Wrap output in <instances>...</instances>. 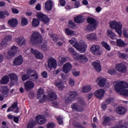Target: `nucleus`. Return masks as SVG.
<instances>
[{"label":"nucleus","mask_w":128,"mask_h":128,"mask_svg":"<svg viewBox=\"0 0 128 128\" xmlns=\"http://www.w3.org/2000/svg\"><path fill=\"white\" fill-rule=\"evenodd\" d=\"M44 94V90L40 88L38 90L37 94V98L38 100H40V102H44V100H46V98L48 100H56L58 98L56 94L53 92H50L47 96Z\"/></svg>","instance_id":"f257e3e1"},{"label":"nucleus","mask_w":128,"mask_h":128,"mask_svg":"<svg viewBox=\"0 0 128 128\" xmlns=\"http://www.w3.org/2000/svg\"><path fill=\"white\" fill-rule=\"evenodd\" d=\"M114 88L118 94L124 96H128V83L124 81H117L116 82Z\"/></svg>","instance_id":"f03ea898"},{"label":"nucleus","mask_w":128,"mask_h":128,"mask_svg":"<svg viewBox=\"0 0 128 128\" xmlns=\"http://www.w3.org/2000/svg\"><path fill=\"white\" fill-rule=\"evenodd\" d=\"M69 42H70L71 44H73L74 48H75L79 52H86L87 46L84 42L82 41L79 42H76V39L74 38H72L69 40Z\"/></svg>","instance_id":"7ed1b4c3"},{"label":"nucleus","mask_w":128,"mask_h":128,"mask_svg":"<svg viewBox=\"0 0 128 128\" xmlns=\"http://www.w3.org/2000/svg\"><path fill=\"white\" fill-rule=\"evenodd\" d=\"M42 35L38 32H33L30 38V42L32 44H35L36 46H39L42 44Z\"/></svg>","instance_id":"20e7f679"},{"label":"nucleus","mask_w":128,"mask_h":128,"mask_svg":"<svg viewBox=\"0 0 128 128\" xmlns=\"http://www.w3.org/2000/svg\"><path fill=\"white\" fill-rule=\"evenodd\" d=\"M110 26L112 30H115L116 32L120 36L122 34V24L120 22L112 21L110 24Z\"/></svg>","instance_id":"39448f33"},{"label":"nucleus","mask_w":128,"mask_h":128,"mask_svg":"<svg viewBox=\"0 0 128 128\" xmlns=\"http://www.w3.org/2000/svg\"><path fill=\"white\" fill-rule=\"evenodd\" d=\"M87 22L89 24L86 26V30H90V32H92L98 26V24H96V20L92 17H88L87 19Z\"/></svg>","instance_id":"423d86ee"},{"label":"nucleus","mask_w":128,"mask_h":128,"mask_svg":"<svg viewBox=\"0 0 128 128\" xmlns=\"http://www.w3.org/2000/svg\"><path fill=\"white\" fill-rule=\"evenodd\" d=\"M86 106V103L83 100H80L78 103H74L71 105V108L75 112H82L84 110V106Z\"/></svg>","instance_id":"0eeeda50"},{"label":"nucleus","mask_w":128,"mask_h":128,"mask_svg":"<svg viewBox=\"0 0 128 128\" xmlns=\"http://www.w3.org/2000/svg\"><path fill=\"white\" fill-rule=\"evenodd\" d=\"M73 58L76 60H78L80 62H82V64H86V62H88V57L84 54H73Z\"/></svg>","instance_id":"6e6552de"},{"label":"nucleus","mask_w":128,"mask_h":128,"mask_svg":"<svg viewBox=\"0 0 128 128\" xmlns=\"http://www.w3.org/2000/svg\"><path fill=\"white\" fill-rule=\"evenodd\" d=\"M36 16L38 20L44 22L45 24H48L50 20L46 15L44 14L42 12H38L37 13Z\"/></svg>","instance_id":"1a4fd4ad"},{"label":"nucleus","mask_w":128,"mask_h":128,"mask_svg":"<svg viewBox=\"0 0 128 128\" xmlns=\"http://www.w3.org/2000/svg\"><path fill=\"white\" fill-rule=\"evenodd\" d=\"M34 70H28L27 72V74L29 76V78L31 80L36 82L38 80V73H34Z\"/></svg>","instance_id":"9d476101"},{"label":"nucleus","mask_w":128,"mask_h":128,"mask_svg":"<svg viewBox=\"0 0 128 128\" xmlns=\"http://www.w3.org/2000/svg\"><path fill=\"white\" fill-rule=\"evenodd\" d=\"M24 88L27 92L32 90L34 88V82L32 81L28 80L24 83Z\"/></svg>","instance_id":"9b49d317"},{"label":"nucleus","mask_w":128,"mask_h":128,"mask_svg":"<svg viewBox=\"0 0 128 128\" xmlns=\"http://www.w3.org/2000/svg\"><path fill=\"white\" fill-rule=\"evenodd\" d=\"M116 70L118 72H126L128 70L126 64L122 63L116 65Z\"/></svg>","instance_id":"f8f14e48"},{"label":"nucleus","mask_w":128,"mask_h":128,"mask_svg":"<svg viewBox=\"0 0 128 128\" xmlns=\"http://www.w3.org/2000/svg\"><path fill=\"white\" fill-rule=\"evenodd\" d=\"M100 47L98 45H93L90 48V51L95 56L100 55Z\"/></svg>","instance_id":"ddd939ff"},{"label":"nucleus","mask_w":128,"mask_h":128,"mask_svg":"<svg viewBox=\"0 0 128 128\" xmlns=\"http://www.w3.org/2000/svg\"><path fill=\"white\" fill-rule=\"evenodd\" d=\"M58 64L54 58H50L48 60V66L49 68H56Z\"/></svg>","instance_id":"4468645a"},{"label":"nucleus","mask_w":128,"mask_h":128,"mask_svg":"<svg viewBox=\"0 0 128 128\" xmlns=\"http://www.w3.org/2000/svg\"><path fill=\"white\" fill-rule=\"evenodd\" d=\"M16 42L19 46H26V40L23 36H19L16 38Z\"/></svg>","instance_id":"2eb2a0df"},{"label":"nucleus","mask_w":128,"mask_h":128,"mask_svg":"<svg viewBox=\"0 0 128 128\" xmlns=\"http://www.w3.org/2000/svg\"><path fill=\"white\" fill-rule=\"evenodd\" d=\"M78 96V93L76 92H72L70 93L69 96L66 99L67 102H74L76 98Z\"/></svg>","instance_id":"dca6fc26"},{"label":"nucleus","mask_w":128,"mask_h":128,"mask_svg":"<svg viewBox=\"0 0 128 128\" xmlns=\"http://www.w3.org/2000/svg\"><path fill=\"white\" fill-rule=\"evenodd\" d=\"M104 90L102 89H100L99 90H96L94 92V96L96 98H98L100 100L104 98Z\"/></svg>","instance_id":"f3484780"},{"label":"nucleus","mask_w":128,"mask_h":128,"mask_svg":"<svg viewBox=\"0 0 128 128\" xmlns=\"http://www.w3.org/2000/svg\"><path fill=\"white\" fill-rule=\"evenodd\" d=\"M14 108H16V110L14 111V112H16V114H18V111L20 110V108H18V102H14L12 106L8 108L7 110V112H14Z\"/></svg>","instance_id":"a211bd4d"},{"label":"nucleus","mask_w":128,"mask_h":128,"mask_svg":"<svg viewBox=\"0 0 128 128\" xmlns=\"http://www.w3.org/2000/svg\"><path fill=\"white\" fill-rule=\"evenodd\" d=\"M22 62H24V59L22 56L16 58L13 62L15 66H20Z\"/></svg>","instance_id":"6ab92c4d"},{"label":"nucleus","mask_w":128,"mask_h":128,"mask_svg":"<svg viewBox=\"0 0 128 128\" xmlns=\"http://www.w3.org/2000/svg\"><path fill=\"white\" fill-rule=\"evenodd\" d=\"M72 68V64L68 62L64 65L62 68V70L64 72V74H68V72H70Z\"/></svg>","instance_id":"aec40b11"},{"label":"nucleus","mask_w":128,"mask_h":128,"mask_svg":"<svg viewBox=\"0 0 128 128\" xmlns=\"http://www.w3.org/2000/svg\"><path fill=\"white\" fill-rule=\"evenodd\" d=\"M36 122L39 123L40 124H44L46 122V117L44 116L38 115L36 117Z\"/></svg>","instance_id":"412c9836"},{"label":"nucleus","mask_w":128,"mask_h":128,"mask_svg":"<svg viewBox=\"0 0 128 128\" xmlns=\"http://www.w3.org/2000/svg\"><path fill=\"white\" fill-rule=\"evenodd\" d=\"M30 50L31 52L34 54L36 58H38L39 60H42V58H44V54H42L41 52H40L34 49H31Z\"/></svg>","instance_id":"4be33fe9"},{"label":"nucleus","mask_w":128,"mask_h":128,"mask_svg":"<svg viewBox=\"0 0 128 128\" xmlns=\"http://www.w3.org/2000/svg\"><path fill=\"white\" fill-rule=\"evenodd\" d=\"M96 82L99 86L104 87L106 84V79L100 78L97 79Z\"/></svg>","instance_id":"5701e85b"},{"label":"nucleus","mask_w":128,"mask_h":128,"mask_svg":"<svg viewBox=\"0 0 128 128\" xmlns=\"http://www.w3.org/2000/svg\"><path fill=\"white\" fill-rule=\"evenodd\" d=\"M8 24L12 28H16L18 24V21L16 18L10 19L8 21Z\"/></svg>","instance_id":"b1692460"},{"label":"nucleus","mask_w":128,"mask_h":128,"mask_svg":"<svg viewBox=\"0 0 128 128\" xmlns=\"http://www.w3.org/2000/svg\"><path fill=\"white\" fill-rule=\"evenodd\" d=\"M54 84L60 90H64V84L62 82L56 81Z\"/></svg>","instance_id":"393cba45"},{"label":"nucleus","mask_w":128,"mask_h":128,"mask_svg":"<svg viewBox=\"0 0 128 128\" xmlns=\"http://www.w3.org/2000/svg\"><path fill=\"white\" fill-rule=\"evenodd\" d=\"M18 50V47L16 46H12L10 48V50L8 53V55L10 56H14L16 54Z\"/></svg>","instance_id":"a878e982"},{"label":"nucleus","mask_w":128,"mask_h":128,"mask_svg":"<svg viewBox=\"0 0 128 128\" xmlns=\"http://www.w3.org/2000/svg\"><path fill=\"white\" fill-rule=\"evenodd\" d=\"M92 66L96 72H100L102 70V66H100V64L99 62H93L92 63Z\"/></svg>","instance_id":"bb28decb"},{"label":"nucleus","mask_w":128,"mask_h":128,"mask_svg":"<svg viewBox=\"0 0 128 128\" xmlns=\"http://www.w3.org/2000/svg\"><path fill=\"white\" fill-rule=\"evenodd\" d=\"M9 78H10L11 82H13V84L18 82V76L14 73L9 74Z\"/></svg>","instance_id":"cd10ccee"},{"label":"nucleus","mask_w":128,"mask_h":128,"mask_svg":"<svg viewBox=\"0 0 128 128\" xmlns=\"http://www.w3.org/2000/svg\"><path fill=\"white\" fill-rule=\"evenodd\" d=\"M106 34L108 36L111 38V40H116V35L111 30H108Z\"/></svg>","instance_id":"c85d7f7f"},{"label":"nucleus","mask_w":128,"mask_h":128,"mask_svg":"<svg viewBox=\"0 0 128 128\" xmlns=\"http://www.w3.org/2000/svg\"><path fill=\"white\" fill-rule=\"evenodd\" d=\"M52 1L51 0H47L45 3V8L47 10H51L52 8Z\"/></svg>","instance_id":"c756f323"},{"label":"nucleus","mask_w":128,"mask_h":128,"mask_svg":"<svg viewBox=\"0 0 128 128\" xmlns=\"http://www.w3.org/2000/svg\"><path fill=\"white\" fill-rule=\"evenodd\" d=\"M86 38L88 40H98V36L96 33L90 34L87 35Z\"/></svg>","instance_id":"7c9ffc66"},{"label":"nucleus","mask_w":128,"mask_h":128,"mask_svg":"<svg viewBox=\"0 0 128 128\" xmlns=\"http://www.w3.org/2000/svg\"><path fill=\"white\" fill-rule=\"evenodd\" d=\"M0 92L2 94L3 96H6L8 93V88L6 86H2L0 88Z\"/></svg>","instance_id":"2f4dec72"},{"label":"nucleus","mask_w":128,"mask_h":128,"mask_svg":"<svg viewBox=\"0 0 128 128\" xmlns=\"http://www.w3.org/2000/svg\"><path fill=\"white\" fill-rule=\"evenodd\" d=\"M65 34L67 36H76V31L72 30L70 29L66 28L65 30Z\"/></svg>","instance_id":"473e14b6"},{"label":"nucleus","mask_w":128,"mask_h":128,"mask_svg":"<svg viewBox=\"0 0 128 128\" xmlns=\"http://www.w3.org/2000/svg\"><path fill=\"white\" fill-rule=\"evenodd\" d=\"M84 18L80 15L74 18V22L77 24H82V22H84Z\"/></svg>","instance_id":"72a5a7b5"},{"label":"nucleus","mask_w":128,"mask_h":128,"mask_svg":"<svg viewBox=\"0 0 128 128\" xmlns=\"http://www.w3.org/2000/svg\"><path fill=\"white\" fill-rule=\"evenodd\" d=\"M126 110L124 107H118L116 108V112L118 114H126Z\"/></svg>","instance_id":"f704fd0d"},{"label":"nucleus","mask_w":128,"mask_h":128,"mask_svg":"<svg viewBox=\"0 0 128 128\" xmlns=\"http://www.w3.org/2000/svg\"><path fill=\"white\" fill-rule=\"evenodd\" d=\"M10 82V78L6 76H4L0 80V82L2 84H6Z\"/></svg>","instance_id":"c9c22d12"},{"label":"nucleus","mask_w":128,"mask_h":128,"mask_svg":"<svg viewBox=\"0 0 128 128\" xmlns=\"http://www.w3.org/2000/svg\"><path fill=\"white\" fill-rule=\"evenodd\" d=\"M116 44L118 46H120V48H124L126 46V44L120 39L117 40Z\"/></svg>","instance_id":"e433bc0d"},{"label":"nucleus","mask_w":128,"mask_h":128,"mask_svg":"<svg viewBox=\"0 0 128 128\" xmlns=\"http://www.w3.org/2000/svg\"><path fill=\"white\" fill-rule=\"evenodd\" d=\"M92 90V87L90 85L84 86L82 90V92H88Z\"/></svg>","instance_id":"4c0bfd02"},{"label":"nucleus","mask_w":128,"mask_h":128,"mask_svg":"<svg viewBox=\"0 0 128 128\" xmlns=\"http://www.w3.org/2000/svg\"><path fill=\"white\" fill-rule=\"evenodd\" d=\"M112 119L110 117H106L103 121L104 126H109Z\"/></svg>","instance_id":"58836bf2"},{"label":"nucleus","mask_w":128,"mask_h":128,"mask_svg":"<svg viewBox=\"0 0 128 128\" xmlns=\"http://www.w3.org/2000/svg\"><path fill=\"white\" fill-rule=\"evenodd\" d=\"M40 24V20L36 18H34L32 21V25L33 26H38Z\"/></svg>","instance_id":"ea45409f"},{"label":"nucleus","mask_w":128,"mask_h":128,"mask_svg":"<svg viewBox=\"0 0 128 128\" xmlns=\"http://www.w3.org/2000/svg\"><path fill=\"white\" fill-rule=\"evenodd\" d=\"M28 19L26 18H22L21 20V24L22 26H28Z\"/></svg>","instance_id":"a19ab883"},{"label":"nucleus","mask_w":128,"mask_h":128,"mask_svg":"<svg viewBox=\"0 0 128 128\" xmlns=\"http://www.w3.org/2000/svg\"><path fill=\"white\" fill-rule=\"evenodd\" d=\"M102 44L106 50H110V45H108V43L105 42H102Z\"/></svg>","instance_id":"79ce46f5"},{"label":"nucleus","mask_w":128,"mask_h":128,"mask_svg":"<svg viewBox=\"0 0 128 128\" xmlns=\"http://www.w3.org/2000/svg\"><path fill=\"white\" fill-rule=\"evenodd\" d=\"M108 73L109 74H111V76H114V74H116V70L114 68L109 69L108 71Z\"/></svg>","instance_id":"37998d69"},{"label":"nucleus","mask_w":128,"mask_h":128,"mask_svg":"<svg viewBox=\"0 0 128 128\" xmlns=\"http://www.w3.org/2000/svg\"><path fill=\"white\" fill-rule=\"evenodd\" d=\"M56 120H58V124H64V121L62 120V118L60 116H58L56 118Z\"/></svg>","instance_id":"c03bdc74"},{"label":"nucleus","mask_w":128,"mask_h":128,"mask_svg":"<svg viewBox=\"0 0 128 128\" xmlns=\"http://www.w3.org/2000/svg\"><path fill=\"white\" fill-rule=\"evenodd\" d=\"M72 74L74 76H80V72L76 70V69L72 70Z\"/></svg>","instance_id":"a18cd8bd"},{"label":"nucleus","mask_w":128,"mask_h":128,"mask_svg":"<svg viewBox=\"0 0 128 128\" xmlns=\"http://www.w3.org/2000/svg\"><path fill=\"white\" fill-rule=\"evenodd\" d=\"M118 56L120 58H124V60H126V58H128V55H126V54H124V53H122V54L119 53L118 54Z\"/></svg>","instance_id":"49530a36"},{"label":"nucleus","mask_w":128,"mask_h":128,"mask_svg":"<svg viewBox=\"0 0 128 128\" xmlns=\"http://www.w3.org/2000/svg\"><path fill=\"white\" fill-rule=\"evenodd\" d=\"M68 24V26L70 28H75L76 24H74L72 20H70Z\"/></svg>","instance_id":"de8ad7c7"},{"label":"nucleus","mask_w":128,"mask_h":128,"mask_svg":"<svg viewBox=\"0 0 128 128\" xmlns=\"http://www.w3.org/2000/svg\"><path fill=\"white\" fill-rule=\"evenodd\" d=\"M47 128H54V126H56V125L54 122H50L47 124L46 125Z\"/></svg>","instance_id":"09e8293b"},{"label":"nucleus","mask_w":128,"mask_h":128,"mask_svg":"<svg viewBox=\"0 0 128 128\" xmlns=\"http://www.w3.org/2000/svg\"><path fill=\"white\" fill-rule=\"evenodd\" d=\"M123 34L125 38H128V30L124 28H123Z\"/></svg>","instance_id":"8fccbe9b"},{"label":"nucleus","mask_w":128,"mask_h":128,"mask_svg":"<svg viewBox=\"0 0 128 128\" xmlns=\"http://www.w3.org/2000/svg\"><path fill=\"white\" fill-rule=\"evenodd\" d=\"M12 40V36L11 35H7L4 38V40H6V42H10Z\"/></svg>","instance_id":"3c124183"},{"label":"nucleus","mask_w":128,"mask_h":128,"mask_svg":"<svg viewBox=\"0 0 128 128\" xmlns=\"http://www.w3.org/2000/svg\"><path fill=\"white\" fill-rule=\"evenodd\" d=\"M68 84L71 86H74V80L72 78H70L68 80Z\"/></svg>","instance_id":"603ef678"},{"label":"nucleus","mask_w":128,"mask_h":128,"mask_svg":"<svg viewBox=\"0 0 128 128\" xmlns=\"http://www.w3.org/2000/svg\"><path fill=\"white\" fill-rule=\"evenodd\" d=\"M68 52H70V54H72L73 56H74V54H78V53H76L74 52V48H68Z\"/></svg>","instance_id":"864d4df0"},{"label":"nucleus","mask_w":128,"mask_h":128,"mask_svg":"<svg viewBox=\"0 0 128 128\" xmlns=\"http://www.w3.org/2000/svg\"><path fill=\"white\" fill-rule=\"evenodd\" d=\"M30 78V75H28V74H24L22 76V80L24 82V80H28Z\"/></svg>","instance_id":"5fc2aeb1"},{"label":"nucleus","mask_w":128,"mask_h":128,"mask_svg":"<svg viewBox=\"0 0 128 128\" xmlns=\"http://www.w3.org/2000/svg\"><path fill=\"white\" fill-rule=\"evenodd\" d=\"M112 102H114V98H110L107 99L106 101V104H112Z\"/></svg>","instance_id":"6e6d98bb"},{"label":"nucleus","mask_w":128,"mask_h":128,"mask_svg":"<svg viewBox=\"0 0 128 128\" xmlns=\"http://www.w3.org/2000/svg\"><path fill=\"white\" fill-rule=\"evenodd\" d=\"M54 42H56L58 38V36L56 34H54L51 36Z\"/></svg>","instance_id":"4d7b16f0"},{"label":"nucleus","mask_w":128,"mask_h":128,"mask_svg":"<svg viewBox=\"0 0 128 128\" xmlns=\"http://www.w3.org/2000/svg\"><path fill=\"white\" fill-rule=\"evenodd\" d=\"M59 58H60V64H64V62L66 61V58L65 57H64V56L60 57Z\"/></svg>","instance_id":"13d9d810"},{"label":"nucleus","mask_w":128,"mask_h":128,"mask_svg":"<svg viewBox=\"0 0 128 128\" xmlns=\"http://www.w3.org/2000/svg\"><path fill=\"white\" fill-rule=\"evenodd\" d=\"M42 78H48V72H46V71H44L42 72Z\"/></svg>","instance_id":"bf43d9fd"},{"label":"nucleus","mask_w":128,"mask_h":128,"mask_svg":"<svg viewBox=\"0 0 128 128\" xmlns=\"http://www.w3.org/2000/svg\"><path fill=\"white\" fill-rule=\"evenodd\" d=\"M60 4L62 6H66V0H59Z\"/></svg>","instance_id":"052dcab7"},{"label":"nucleus","mask_w":128,"mask_h":128,"mask_svg":"<svg viewBox=\"0 0 128 128\" xmlns=\"http://www.w3.org/2000/svg\"><path fill=\"white\" fill-rule=\"evenodd\" d=\"M80 2L78 1H76L74 4V7L76 8H80Z\"/></svg>","instance_id":"680f3d73"},{"label":"nucleus","mask_w":128,"mask_h":128,"mask_svg":"<svg viewBox=\"0 0 128 128\" xmlns=\"http://www.w3.org/2000/svg\"><path fill=\"white\" fill-rule=\"evenodd\" d=\"M12 10L13 14H18V12H20L18 10V9L14 8H12Z\"/></svg>","instance_id":"e2e57ef3"},{"label":"nucleus","mask_w":128,"mask_h":128,"mask_svg":"<svg viewBox=\"0 0 128 128\" xmlns=\"http://www.w3.org/2000/svg\"><path fill=\"white\" fill-rule=\"evenodd\" d=\"M34 122H32L28 124L27 128H34Z\"/></svg>","instance_id":"0e129e2a"},{"label":"nucleus","mask_w":128,"mask_h":128,"mask_svg":"<svg viewBox=\"0 0 128 128\" xmlns=\"http://www.w3.org/2000/svg\"><path fill=\"white\" fill-rule=\"evenodd\" d=\"M102 10V8H100V6H98L96 8V12H100Z\"/></svg>","instance_id":"69168bd1"},{"label":"nucleus","mask_w":128,"mask_h":128,"mask_svg":"<svg viewBox=\"0 0 128 128\" xmlns=\"http://www.w3.org/2000/svg\"><path fill=\"white\" fill-rule=\"evenodd\" d=\"M6 18V16L2 12H0V18Z\"/></svg>","instance_id":"338daca9"},{"label":"nucleus","mask_w":128,"mask_h":128,"mask_svg":"<svg viewBox=\"0 0 128 128\" xmlns=\"http://www.w3.org/2000/svg\"><path fill=\"white\" fill-rule=\"evenodd\" d=\"M40 4H38L36 6V10H40Z\"/></svg>","instance_id":"774afa93"}]
</instances>
